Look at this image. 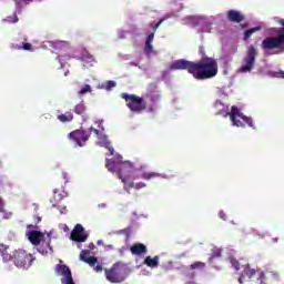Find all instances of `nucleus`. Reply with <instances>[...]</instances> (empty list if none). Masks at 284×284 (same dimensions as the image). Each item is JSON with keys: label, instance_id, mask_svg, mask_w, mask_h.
<instances>
[{"label": "nucleus", "instance_id": "nucleus-1", "mask_svg": "<svg viewBox=\"0 0 284 284\" xmlns=\"http://www.w3.org/2000/svg\"><path fill=\"white\" fill-rule=\"evenodd\" d=\"M199 53L201 59L197 61H190L185 59H179L171 63L169 70H186L189 74H192L193 79L197 81H207V79H214L219 74V62L214 58L205 54V48L200 47Z\"/></svg>", "mask_w": 284, "mask_h": 284}, {"label": "nucleus", "instance_id": "nucleus-2", "mask_svg": "<svg viewBox=\"0 0 284 284\" xmlns=\"http://www.w3.org/2000/svg\"><path fill=\"white\" fill-rule=\"evenodd\" d=\"M109 172H116L119 179L129 185V187H134L135 190H142L145 187V183H135L132 181V173L134 172V163L130 161L123 162V156L118 155L115 160H109L108 163Z\"/></svg>", "mask_w": 284, "mask_h": 284}, {"label": "nucleus", "instance_id": "nucleus-3", "mask_svg": "<svg viewBox=\"0 0 284 284\" xmlns=\"http://www.w3.org/2000/svg\"><path fill=\"white\" fill-rule=\"evenodd\" d=\"M90 132H93L97 145L108 149V135H105V129L101 125L98 129L91 126L89 131L83 128L77 129L68 134V140L75 143L77 148H84L85 142L90 141Z\"/></svg>", "mask_w": 284, "mask_h": 284}, {"label": "nucleus", "instance_id": "nucleus-4", "mask_svg": "<svg viewBox=\"0 0 284 284\" xmlns=\"http://www.w3.org/2000/svg\"><path fill=\"white\" fill-rule=\"evenodd\" d=\"M282 28H272L270 31L275 37H267L262 41L263 50H277L275 54H283L284 52V19L277 21Z\"/></svg>", "mask_w": 284, "mask_h": 284}, {"label": "nucleus", "instance_id": "nucleus-5", "mask_svg": "<svg viewBox=\"0 0 284 284\" xmlns=\"http://www.w3.org/2000/svg\"><path fill=\"white\" fill-rule=\"evenodd\" d=\"M121 99H124L126 106L129 110H131V112L141 114L148 110V102H145V99L136 94L122 93Z\"/></svg>", "mask_w": 284, "mask_h": 284}, {"label": "nucleus", "instance_id": "nucleus-6", "mask_svg": "<svg viewBox=\"0 0 284 284\" xmlns=\"http://www.w3.org/2000/svg\"><path fill=\"white\" fill-rule=\"evenodd\" d=\"M256 278L257 284H267V276H265V272H263L261 268L254 270L250 267V264H246L244 266V270L239 277V283L243 284L247 281H252V278Z\"/></svg>", "mask_w": 284, "mask_h": 284}, {"label": "nucleus", "instance_id": "nucleus-7", "mask_svg": "<svg viewBox=\"0 0 284 284\" xmlns=\"http://www.w3.org/2000/svg\"><path fill=\"white\" fill-rule=\"evenodd\" d=\"M244 121V123L248 124V128H254V122L252 121V118H247L245 114L239 110V106L233 105L231 108V113H230V120L232 125H235L236 128H245V124L241 122V120Z\"/></svg>", "mask_w": 284, "mask_h": 284}, {"label": "nucleus", "instance_id": "nucleus-8", "mask_svg": "<svg viewBox=\"0 0 284 284\" xmlns=\"http://www.w3.org/2000/svg\"><path fill=\"white\" fill-rule=\"evenodd\" d=\"M33 261H34V256H32V254L23 250H17L13 253V263L16 267L28 270V267L32 265Z\"/></svg>", "mask_w": 284, "mask_h": 284}, {"label": "nucleus", "instance_id": "nucleus-9", "mask_svg": "<svg viewBox=\"0 0 284 284\" xmlns=\"http://www.w3.org/2000/svg\"><path fill=\"white\" fill-rule=\"evenodd\" d=\"M258 52L256 51V48L254 45H250L247 49L246 57L244 58V63L240 69L239 72L245 73V72H252L254 70V63H256V55Z\"/></svg>", "mask_w": 284, "mask_h": 284}, {"label": "nucleus", "instance_id": "nucleus-10", "mask_svg": "<svg viewBox=\"0 0 284 284\" xmlns=\"http://www.w3.org/2000/svg\"><path fill=\"white\" fill-rule=\"evenodd\" d=\"M55 273L58 276H62V284H74V278L72 277V271L70 270V266L65 264H57Z\"/></svg>", "mask_w": 284, "mask_h": 284}, {"label": "nucleus", "instance_id": "nucleus-11", "mask_svg": "<svg viewBox=\"0 0 284 284\" xmlns=\"http://www.w3.org/2000/svg\"><path fill=\"white\" fill-rule=\"evenodd\" d=\"M88 232L83 229V225L77 224L71 231L70 240L75 243H85L88 241Z\"/></svg>", "mask_w": 284, "mask_h": 284}, {"label": "nucleus", "instance_id": "nucleus-12", "mask_svg": "<svg viewBox=\"0 0 284 284\" xmlns=\"http://www.w3.org/2000/svg\"><path fill=\"white\" fill-rule=\"evenodd\" d=\"M123 268L119 265L113 266V268L108 271V281L111 283H123Z\"/></svg>", "mask_w": 284, "mask_h": 284}, {"label": "nucleus", "instance_id": "nucleus-13", "mask_svg": "<svg viewBox=\"0 0 284 284\" xmlns=\"http://www.w3.org/2000/svg\"><path fill=\"white\" fill-rule=\"evenodd\" d=\"M27 236L32 245L39 247L43 240L45 239V233L41 231H29Z\"/></svg>", "mask_w": 284, "mask_h": 284}, {"label": "nucleus", "instance_id": "nucleus-14", "mask_svg": "<svg viewBox=\"0 0 284 284\" xmlns=\"http://www.w3.org/2000/svg\"><path fill=\"white\" fill-rule=\"evenodd\" d=\"M50 243H52V237L48 235L47 239L44 237L38 246L37 250L40 254H42V256H47V254H52V252H54Z\"/></svg>", "mask_w": 284, "mask_h": 284}, {"label": "nucleus", "instance_id": "nucleus-15", "mask_svg": "<svg viewBox=\"0 0 284 284\" xmlns=\"http://www.w3.org/2000/svg\"><path fill=\"white\" fill-rule=\"evenodd\" d=\"M226 19L231 23H242V21H245V16L241 11L231 9L226 12Z\"/></svg>", "mask_w": 284, "mask_h": 284}, {"label": "nucleus", "instance_id": "nucleus-16", "mask_svg": "<svg viewBox=\"0 0 284 284\" xmlns=\"http://www.w3.org/2000/svg\"><path fill=\"white\" fill-rule=\"evenodd\" d=\"M214 109H215L216 115L224 116L225 119H226V116H230V114H232V112H229L230 108L227 105L223 104V102H221V100L215 101Z\"/></svg>", "mask_w": 284, "mask_h": 284}, {"label": "nucleus", "instance_id": "nucleus-17", "mask_svg": "<svg viewBox=\"0 0 284 284\" xmlns=\"http://www.w3.org/2000/svg\"><path fill=\"white\" fill-rule=\"evenodd\" d=\"M130 252L133 256H143V254H148V246L143 243H134L130 247Z\"/></svg>", "mask_w": 284, "mask_h": 284}, {"label": "nucleus", "instance_id": "nucleus-18", "mask_svg": "<svg viewBox=\"0 0 284 284\" xmlns=\"http://www.w3.org/2000/svg\"><path fill=\"white\" fill-rule=\"evenodd\" d=\"M51 48H53V50H55L57 52H68V50H70V42L68 41H53L50 42Z\"/></svg>", "mask_w": 284, "mask_h": 284}, {"label": "nucleus", "instance_id": "nucleus-19", "mask_svg": "<svg viewBox=\"0 0 284 284\" xmlns=\"http://www.w3.org/2000/svg\"><path fill=\"white\" fill-rule=\"evenodd\" d=\"M80 261H83L84 263H88L91 267H94L97 265V257L95 256H90V251L83 250L80 253Z\"/></svg>", "mask_w": 284, "mask_h": 284}, {"label": "nucleus", "instance_id": "nucleus-20", "mask_svg": "<svg viewBox=\"0 0 284 284\" xmlns=\"http://www.w3.org/2000/svg\"><path fill=\"white\" fill-rule=\"evenodd\" d=\"M8 250H10L9 246H6L4 244H0V254H1L4 263H8L9 261L14 260V255L10 254V252H8Z\"/></svg>", "mask_w": 284, "mask_h": 284}, {"label": "nucleus", "instance_id": "nucleus-21", "mask_svg": "<svg viewBox=\"0 0 284 284\" xmlns=\"http://www.w3.org/2000/svg\"><path fill=\"white\" fill-rule=\"evenodd\" d=\"M144 265H146V267H159V255H155L154 257L152 256H146L144 258V262H143Z\"/></svg>", "mask_w": 284, "mask_h": 284}, {"label": "nucleus", "instance_id": "nucleus-22", "mask_svg": "<svg viewBox=\"0 0 284 284\" xmlns=\"http://www.w3.org/2000/svg\"><path fill=\"white\" fill-rule=\"evenodd\" d=\"M58 121H60L61 123H70L71 121H74V115L72 114V112L68 111L58 115Z\"/></svg>", "mask_w": 284, "mask_h": 284}, {"label": "nucleus", "instance_id": "nucleus-23", "mask_svg": "<svg viewBox=\"0 0 284 284\" xmlns=\"http://www.w3.org/2000/svg\"><path fill=\"white\" fill-rule=\"evenodd\" d=\"M158 176H161L158 172H144L142 173L141 179L144 181H152V179H158Z\"/></svg>", "mask_w": 284, "mask_h": 284}, {"label": "nucleus", "instance_id": "nucleus-24", "mask_svg": "<svg viewBox=\"0 0 284 284\" xmlns=\"http://www.w3.org/2000/svg\"><path fill=\"white\" fill-rule=\"evenodd\" d=\"M262 28L261 26H257V27H254V28H251V29H247L245 32H244V41H247V39H250V37H252V34H254V32H258L261 31Z\"/></svg>", "mask_w": 284, "mask_h": 284}, {"label": "nucleus", "instance_id": "nucleus-25", "mask_svg": "<svg viewBox=\"0 0 284 284\" xmlns=\"http://www.w3.org/2000/svg\"><path fill=\"white\" fill-rule=\"evenodd\" d=\"M229 262L231 263L232 267L239 272L241 270V263H239V260H236L234 256L229 257Z\"/></svg>", "mask_w": 284, "mask_h": 284}, {"label": "nucleus", "instance_id": "nucleus-26", "mask_svg": "<svg viewBox=\"0 0 284 284\" xmlns=\"http://www.w3.org/2000/svg\"><path fill=\"white\" fill-rule=\"evenodd\" d=\"M75 114H85V104L79 103L74 108Z\"/></svg>", "mask_w": 284, "mask_h": 284}, {"label": "nucleus", "instance_id": "nucleus-27", "mask_svg": "<svg viewBox=\"0 0 284 284\" xmlns=\"http://www.w3.org/2000/svg\"><path fill=\"white\" fill-rule=\"evenodd\" d=\"M190 270H205V263L195 262V263L190 265Z\"/></svg>", "mask_w": 284, "mask_h": 284}, {"label": "nucleus", "instance_id": "nucleus-28", "mask_svg": "<svg viewBox=\"0 0 284 284\" xmlns=\"http://www.w3.org/2000/svg\"><path fill=\"white\" fill-rule=\"evenodd\" d=\"M88 92H92V88L90 87V84H85L78 94H88Z\"/></svg>", "mask_w": 284, "mask_h": 284}, {"label": "nucleus", "instance_id": "nucleus-29", "mask_svg": "<svg viewBox=\"0 0 284 284\" xmlns=\"http://www.w3.org/2000/svg\"><path fill=\"white\" fill-rule=\"evenodd\" d=\"M58 61H59L61 68H63V65H64L63 62L64 61H70V55H59Z\"/></svg>", "mask_w": 284, "mask_h": 284}, {"label": "nucleus", "instance_id": "nucleus-30", "mask_svg": "<svg viewBox=\"0 0 284 284\" xmlns=\"http://www.w3.org/2000/svg\"><path fill=\"white\" fill-rule=\"evenodd\" d=\"M221 254H222L221 248H215L211 254V258H220Z\"/></svg>", "mask_w": 284, "mask_h": 284}, {"label": "nucleus", "instance_id": "nucleus-31", "mask_svg": "<svg viewBox=\"0 0 284 284\" xmlns=\"http://www.w3.org/2000/svg\"><path fill=\"white\" fill-rule=\"evenodd\" d=\"M144 50L148 54L152 53L154 51V48L152 47L151 42H145Z\"/></svg>", "mask_w": 284, "mask_h": 284}, {"label": "nucleus", "instance_id": "nucleus-32", "mask_svg": "<svg viewBox=\"0 0 284 284\" xmlns=\"http://www.w3.org/2000/svg\"><path fill=\"white\" fill-rule=\"evenodd\" d=\"M163 21H165V19H161L158 23L151 24V28H153V32L155 30H159V28H161V23H163Z\"/></svg>", "mask_w": 284, "mask_h": 284}, {"label": "nucleus", "instance_id": "nucleus-33", "mask_svg": "<svg viewBox=\"0 0 284 284\" xmlns=\"http://www.w3.org/2000/svg\"><path fill=\"white\" fill-rule=\"evenodd\" d=\"M275 79H284V71H277L273 73Z\"/></svg>", "mask_w": 284, "mask_h": 284}, {"label": "nucleus", "instance_id": "nucleus-34", "mask_svg": "<svg viewBox=\"0 0 284 284\" xmlns=\"http://www.w3.org/2000/svg\"><path fill=\"white\" fill-rule=\"evenodd\" d=\"M159 99H161V94H154L150 97V101L151 103H156V101H159Z\"/></svg>", "mask_w": 284, "mask_h": 284}, {"label": "nucleus", "instance_id": "nucleus-35", "mask_svg": "<svg viewBox=\"0 0 284 284\" xmlns=\"http://www.w3.org/2000/svg\"><path fill=\"white\" fill-rule=\"evenodd\" d=\"M83 61H89L90 63H92V61H94V58L92 55H90L89 53H87V55L82 57Z\"/></svg>", "mask_w": 284, "mask_h": 284}, {"label": "nucleus", "instance_id": "nucleus-36", "mask_svg": "<svg viewBox=\"0 0 284 284\" xmlns=\"http://www.w3.org/2000/svg\"><path fill=\"white\" fill-rule=\"evenodd\" d=\"M0 212H6V201L0 196Z\"/></svg>", "mask_w": 284, "mask_h": 284}, {"label": "nucleus", "instance_id": "nucleus-37", "mask_svg": "<svg viewBox=\"0 0 284 284\" xmlns=\"http://www.w3.org/2000/svg\"><path fill=\"white\" fill-rule=\"evenodd\" d=\"M112 88H116V82L109 80L108 81V90L110 91V90H112Z\"/></svg>", "mask_w": 284, "mask_h": 284}, {"label": "nucleus", "instance_id": "nucleus-38", "mask_svg": "<svg viewBox=\"0 0 284 284\" xmlns=\"http://www.w3.org/2000/svg\"><path fill=\"white\" fill-rule=\"evenodd\" d=\"M3 214V219L8 220V219H12V212H8L4 210V212H1Z\"/></svg>", "mask_w": 284, "mask_h": 284}, {"label": "nucleus", "instance_id": "nucleus-39", "mask_svg": "<svg viewBox=\"0 0 284 284\" xmlns=\"http://www.w3.org/2000/svg\"><path fill=\"white\" fill-rule=\"evenodd\" d=\"M154 41V32L150 33L145 40V43H152Z\"/></svg>", "mask_w": 284, "mask_h": 284}, {"label": "nucleus", "instance_id": "nucleus-40", "mask_svg": "<svg viewBox=\"0 0 284 284\" xmlns=\"http://www.w3.org/2000/svg\"><path fill=\"white\" fill-rule=\"evenodd\" d=\"M219 216H220V219H222L223 221H226V219H227V214H225V212H223V211H220V212H219Z\"/></svg>", "mask_w": 284, "mask_h": 284}, {"label": "nucleus", "instance_id": "nucleus-41", "mask_svg": "<svg viewBox=\"0 0 284 284\" xmlns=\"http://www.w3.org/2000/svg\"><path fill=\"white\" fill-rule=\"evenodd\" d=\"M23 50H32V44H30V43H24V44H23Z\"/></svg>", "mask_w": 284, "mask_h": 284}, {"label": "nucleus", "instance_id": "nucleus-42", "mask_svg": "<svg viewBox=\"0 0 284 284\" xmlns=\"http://www.w3.org/2000/svg\"><path fill=\"white\" fill-rule=\"evenodd\" d=\"M108 150H109L110 156H114V148L109 146Z\"/></svg>", "mask_w": 284, "mask_h": 284}, {"label": "nucleus", "instance_id": "nucleus-43", "mask_svg": "<svg viewBox=\"0 0 284 284\" xmlns=\"http://www.w3.org/2000/svg\"><path fill=\"white\" fill-rule=\"evenodd\" d=\"M62 179L64 180V183H68V173L62 172Z\"/></svg>", "mask_w": 284, "mask_h": 284}, {"label": "nucleus", "instance_id": "nucleus-44", "mask_svg": "<svg viewBox=\"0 0 284 284\" xmlns=\"http://www.w3.org/2000/svg\"><path fill=\"white\" fill-rule=\"evenodd\" d=\"M102 270H103V266H101V265H97V266H95V271H97V272H101Z\"/></svg>", "mask_w": 284, "mask_h": 284}, {"label": "nucleus", "instance_id": "nucleus-45", "mask_svg": "<svg viewBox=\"0 0 284 284\" xmlns=\"http://www.w3.org/2000/svg\"><path fill=\"white\" fill-rule=\"evenodd\" d=\"M149 112H154V105L149 106Z\"/></svg>", "mask_w": 284, "mask_h": 284}, {"label": "nucleus", "instance_id": "nucleus-46", "mask_svg": "<svg viewBox=\"0 0 284 284\" xmlns=\"http://www.w3.org/2000/svg\"><path fill=\"white\" fill-rule=\"evenodd\" d=\"M273 243H278V237H273Z\"/></svg>", "mask_w": 284, "mask_h": 284}, {"label": "nucleus", "instance_id": "nucleus-47", "mask_svg": "<svg viewBox=\"0 0 284 284\" xmlns=\"http://www.w3.org/2000/svg\"><path fill=\"white\" fill-rule=\"evenodd\" d=\"M89 247H90V250H94V244L91 243V244L89 245Z\"/></svg>", "mask_w": 284, "mask_h": 284}, {"label": "nucleus", "instance_id": "nucleus-48", "mask_svg": "<svg viewBox=\"0 0 284 284\" xmlns=\"http://www.w3.org/2000/svg\"><path fill=\"white\" fill-rule=\"evenodd\" d=\"M98 245H103V241L99 240L98 242Z\"/></svg>", "mask_w": 284, "mask_h": 284}, {"label": "nucleus", "instance_id": "nucleus-49", "mask_svg": "<svg viewBox=\"0 0 284 284\" xmlns=\"http://www.w3.org/2000/svg\"><path fill=\"white\" fill-rule=\"evenodd\" d=\"M105 168H108V159H105V163H104Z\"/></svg>", "mask_w": 284, "mask_h": 284}, {"label": "nucleus", "instance_id": "nucleus-50", "mask_svg": "<svg viewBox=\"0 0 284 284\" xmlns=\"http://www.w3.org/2000/svg\"><path fill=\"white\" fill-rule=\"evenodd\" d=\"M104 274H105V276H108V268L104 270Z\"/></svg>", "mask_w": 284, "mask_h": 284}, {"label": "nucleus", "instance_id": "nucleus-51", "mask_svg": "<svg viewBox=\"0 0 284 284\" xmlns=\"http://www.w3.org/2000/svg\"><path fill=\"white\" fill-rule=\"evenodd\" d=\"M99 207H105V204H101V205H99Z\"/></svg>", "mask_w": 284, "mask_h": 284}, {"label": "nucleus", "instance_id": "nucleus-52", "mask_svg": "<svg viewBox=\"0 0 284 284\" xmlns=\"http://www.w3.org/2000/svg\"><path fill=\"white\" fill-rule=\"evenodd\" d=\"M41 222V217H38V223Z\"/></svg>", "mask_w": 284, "mask_h": 284}, {"label": "nucleus", "instance_id": "nucleus-53", "mask_svg": "<svg viewBox=\"0 0 284 284\" xmlns=\"http://www.w3.org/2000/svg\"><path fill=\"white\" fill-rule=\"evenodd\" d=\"M28 227H32V225H29Z\"/></svg>", "mask_w": 284, "mask_h": 284}]
</instances>
